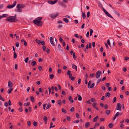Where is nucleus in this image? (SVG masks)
<instances>
[{
	"mask_svg": "<svg viewBox=\"0 0 129 129\" xmlns=\"http://www.w3.org/2000/svg\"><path fill=\"white\" fill-rule=\"evenodd\" d=\"M72 97L71 96H70L68 98V99L69 101L71 103H72L74 102V101L73 100H72Z\"/></svg>",
	"mask_w": 129,
	"mask_h": 129,
	"instance_id": "11",
	"label": "nucleus"
},
{
	"mask_svg": "<svg viewBox=\"0 0 129 129\" xmlns=\"http://www.w3.org/2000/svg\"><path fill=\"white\" fill-rule=\"evenodd\" d=\"M59 4L60 5L64 7H66V5L64 4L63 3H62V2H59Z\"/></svg>",
	"mask_w": 129,
	"mask_h": 129,
	"instance_id": "12",
	"label": "nucleus"
},
{
	"mask_svg": "<svg viewBox=\"0 0 129 129\" xmlns=\"http://www.w3.org/2000/svg\"><path fill=\"white\" fill-rule=\"evenodd\" d=\"M31 65L32 66H34L36 64V61H33L31 62Z\"/></svg>",
	"mask_w": 129,
	"mask_h": 129,
	"instance_id": "23",
	"label": "nucleus"
},
{
	"mask_svg": "<svg viewBox=\"0 0 129 129\" xmlns=\"http://www.w3.org/2000/svg\"><path fill=\"white\" fill-rule=\"evenodd\" d=\"M8 16V15L7 14H4L2 15V18H3L4 17H7Z\"/></svg>",
	"mask_w": 129,
	"mask_h": 129,
	"instance_id": "31",
	"label": "nucleus"
},
{
	"mask_svg": "<svg viewBox=\"0 0 129 129\" xmlns=\"http://www.w3.org/2000/svg\"><path fill=\"white\" fill-rule=\"evenodd\" d=\"M100 125V123H99L96 122L95 123V127L96 126H98Z\"/></svg>",
	"mask_w": 129,
	"mask_h": 129,
	"instance_id": "43",
	"label": "nucleus"
},
{
	"mask_svg": "<svg viewBox=\"0 0 129 129\" xmlns=\"http://www.w3.org/2000/svg\"><path fill=\"white\" fill-rule=\"evenodd\" d=\"M47 119V117L46 116H44L43 118V120L45 121H46Z\"/></svg>",
	"mask_w": 129,
	"mask_h": 129,
	"instance_id": "40",
	"label": "nucleus"
},
{
	"mask_svg": "<svg viewBox=\"0 0 129 129\" xmlns=\"http://www.w3.org/2000/svg\"><path fill=\"white\" fill-rule=\"evenodd\" d=\"M46 47L45 46H43L42 47V49L44 51H45Z\"/></svg>",
	"mask_w": 129,
	"mask_h": 129,
	"instance_id": "56",
	"label": "nucleus"
},
{
	"mask_svg": "<svg viewBox=\"0 0 129 129\" xmlns=\"http://www.w3.org/2000/svg\"><path fill=\"white\" fill-rule=\"evenodd\" d=\"M25 5L23 4H19L17 5L16 7L17 8H20V9H22L25 7Z\"/></svg>",
	"mask_w": 129,
	"mask_h": 129,
	"instance_id": "6",
	"label": "nucleus"
},
{
	"mask_svg": "<svg viewBox=\"0 0 129 129\" xmlns=\"http://www.w3.org/2000/svg\"><path fill=\"white\" fill-rule=\"evenodd\" d=\"M110 112V111L109 110H106V114L107 115L109 114Z\"/></svg>",
	"mask_w": 129,
	"mask_h": 129,
	"instance_id": "27",
	"label": "nucleus"
},
{
	"mask_svg": "<svg viewBox=\"0 0 129 129\" xmlns=\"http://www.w3.org/2000/svg\"><path fill=\"white\" fill-rule=\"evenodd\" d=\"M79 121H80L79 120H74V121L73 122V123H77L79 122Z\"/></svg>",
	"mask_w": 129,
	"mask_h": 129,
	"instance_id": "34",
	"label": "nucleus"
},
{
	"mask_svg": "<svg viewBox=\"0 0 129 129\" xmlns=\"http://www.w3.org/2000/svg\"><path fill=\"white\" fill-rule=\"evenodd\" d=\"M57 103L59 106H61V100H58L57 101Z\"/></svg>",
	"mask_w": 129,
	"mask_h": 129,
	"instance_id": "29",
	"label": "nucleus"
},
{
	"mask_svg": "<svg viewBox=\"0 0 129 129\" xmlns=\"http://www.w3.org/2000/svg\"><path fill=\"white\" fill-rule=\"evenodd\" d=\"M90 12H89L88 11L87 12V18H88L89 17L90 15Z\"/></svg>",
	"mask_w": 129,
	"mask_h": 129,
	"instance_id": "49",
	"label": "nucleus"
},
{
	"mask_svg": "<svg viewBox=\"0 0 129 129\" xmlns=\"http://www.w3.org/2000/svg\"><path fill=\"white\" fill-rule=\"evenodd\" d=\"M18 110L20 112H22L23 111V109L21 108L18 109Z\"/></svg>",
	"mask_w": 129,
	"mask_h": 129,
	"instance_id": "46",
	"label": "nucleus"
},
{
	"mask_svg": "<svg viewBox=\"0 0 129 129\" xmlns=\"http://www.w3.org/2000/svg\"><path fill=\"white\" fill-rule=\"evenodd\" d=\"M113 124L112 123H109V124L108 125V126L110 128H111L113 127Z\"/></svg>",
	"mask_w": 129,
	"mask_h": 129,
	"instance_id": "21",
	"label": "nucleus"
},
{
	"mask_svg": "<svg viewBox=\"0 0 129 129\" xmlns=\"http://www.w3.org/2000/svg\"><path fill=\"white\" fill-rule=\"evenodd\" d=\"M8 104H9V106H10L12 105V104L11 102V100H10L8 101Z\"/></svg>",
	"mask_w": 129,
	"mask_h": 129,
	"instance_id": "61",
	"label": "nucleus"
},
{
	"mask_svg": "<svg viewBox=\"0 0 129 129\" xmlns=\"http://www.w3.org/2000/svg\"><path fill=\"white\" fill-rule=\"evenodd\" d=\"M29 58L28 57H27L25 58V59L24 60V61L26 63H27V61L28 60Z\"/></svg>",
	"mask_w": 129,
	"mask_h": 129,
	"instance_id": "37",
	"label": "nucleus"
},
{
	"mask_svg": "<svg viewBox=\"0 0 129 129\" xmlns=\"http://www.w3.org/2000/svg\"><path fill=\"white\" fill-rule=\"evenodd\" d=\"M107 42L108 44L109 45V46H111L110 43V41L109 39H108L107 41Z\"/></svg>",
	"mask_w": 129,
	"mask_h": 129,
	"instance_id": "45",
	"label": "nucleus"
},
{
	"mask_svg": "<svg viewBox=\"0 0 129 129\" xmlns=\"http://www.w3.org/2000/svg\"><path fill=\"white\" fill-rule=\"evenodd\" d=\"M116 97H114L113 99V101H112L114 103L116 101Z\"/></svg>",
	"mask_w": 129,
	"mask_h": 129,
	"instance_id": "41",
	"label": "nucleus"
},
{
	"mask_svg": "<svg viewBox=\"0 0 129 129\" xmlns=\"http://www.w3.org/2000/svg\"><path fill=\"white\" fill-rule=\"evenodd\" d=\"M104 108L105 109H107L108 108V106L107 104H106L104 106Z\"/></svg>",
	"mask_w": 129,
	"mask_h": 129,
	"instance_id": "63",
	"label": "nucleus"
},
{
	"mask_svg": "<svg viewBox=\"0 0 129 129\" xmlns=\"http://www.w3.org/2000/svg\"><path fill=\"white\" fill-rule=\"evenodd\" d=\"M63 21H64L66 23H68L69 22V20L68 19H67V18H63Z\"/></svg>",
	"mask_w": 129,
	"mask_h": 129,
	"instance_id": "22",
	"label": "nucleus"
},
{
	"mask_svg": "<svg viewBox=\"0 0 129 129\" xmlns=\"http://www.w3.org/2000/svg\"><path fill=\"white\" fill-rule=\"evenodd\" d=\"M16 1H15L13 5H10L9 4L8 5L7 7V8L10 9L13 8L16 5Z\"/></svg>",
	"mask_w": 129,
	"mask_h": 129,
	"instance_id": "3",
	"label": "nucleus"
},
{
	"mask_svg": "<svg viewBox=\"0 0 129 129\" xmlns=\"http://www.w3.org/2000/svg\"><path fill=\"white\" fill-rule=\"evenodd\" d=\"M24 44L25 46H27V43L25 41H24Z\"/></svg>",
	"mask_w": 129,
	"mask_h": 129,
	"instance_id": "62",
	"label": "nucleus"
},
{
	"mask_svg": "<svg viewBox=\"0 0 129 129\" xmlns=\"http://www.w3.org/2000/svg\"><path fill=\"white\" fill-rule=\"evenodd\" d=\"M57 2V1L55 0L54 1H48V3L51 4H54Z\"/></svg>",
	"mask_w": 129,
	"mask_h": 129,
	"instance_id": "7",
	"label": "nucleus"
},
{
	"mask_svg": "<svg viewBox=\"0 0 129 129\" xmlns=\"http://www.w3.org/2000/svg\"><path fill=\"white\" fill-rule=\"evenodd\" d=\"M49 71L50 72H51L52 71V69L51 67H50L49 68Z\"/></svg>",
	"mask_w": 129,
	"mask_h": 129,
	"instance_id": "54",
	"label": "nucleus"
},
{
	"mask_svg": "<svg viewBox=\"0 0 129 129\" xmlns=\"http://www.w3.org/2000/svg\"><path fill=\"white\" fill-rule=\"evenodd\" d=\"M72 68L74 69H75L76 71H77V66L75 65L72 64Z\"/></svg>",
	"mask_w": 129,
	"mask_h": 129,
	"instance_id": "16",
	"label": "nucleus"
},
{
	"mask_svg": "<svg viewBox=\"0 0 129 129\" xmlns=\"http://www.w3.org/2000/svg\"><path fill=\"white\" fill-rule=\"evenodd\" d=\"M0 100H2L3 101H5V99H4L3 97L1 96V95L0 96Z\"/></svg>",
	"mask_w": 129,
	"mask_h": 129,
	"instance_id": "44",
	"label": "nucleus"
},
{
	"mask_svg": "<svg viewBox=\"0 0 129 129\" xmlns=\"http://www.w3.org/2000/svg\"><path fill=\"white\" fill-rule=\"evenodd\" d=\"M51 106V104L50 103H48L46 107V109H47L49 108Z\"/></svg>",
	"mask_w": 129,
	"mask_h": 129,
	"instance_id": "25",
	"label": "nucleus"
},
{
	"mask_svg": "<svg viewBox=\"0 0 129 129\" xmlns=\"http://www.w3.org/2000/svg\"><path fill=\"white\" fill-rule=\"evenodd\" d=\"M67 119L68 121H70L71 119V118L69 116H67Z\"/></svg>",
	"mask_w": 129,
	"mask_h": 129,
	"instance_id": "58",
	"label": "nucleus"
},
{
	"mask_svg": "<svg viewBox=\"0 0 129 129\" xmlns=\"http://www.w3.org/2000/svg\"><path fill=\"white\" fill-rule=\"evenodd\" d=\"M116 116H119L120 115H121V113H120L119 112H117L116 113L115 115Z\"/></svg>",
	"mask_w": 129,
	"mask_h": 129,
	"instance_id": "19",
	"label": "nucleus"
},
{
	"mask_svg": "<svg viewBox=\"0 0 129 129\" xmlns=\"http://www.w3.org/2000/svg\"><path fill=\"white\" fill-rule=\"evenodd\" d=\"M74 110V108L73 107H72L70 109V110L71 112L73 111Z\"/></svg>",
	"mask_w": 129,
	"mask_h": 129,
	"instance_id": "53",
	"label": "nucleus"
},
{
	"mask_svg": "<svg viewBox=\"0 0 129 129\" xmlns=\"http://www.w3.org/2000/svg\"><path fill=\"white\" fill-rule=\"evenodd\" d=\"M42 17H39L36 18L33 21L34 23L37 25L39 26H41L43 25V22L41 21Z\"/></svg>",
	"mask_w": 129,
	"mask_h": 129,
	"instance_id": "1",
	"label": "nucleus"
},
{
	"mask_svg": "<svg viewBox=\"0 0 129 129\" xmlns=\"http://www.w3.org/2000/svg\"><path fill=\"white\" fill-rule=\"evenodd\" d=\"M41 44L43 45H45V43L44 41H41Z\"/></svg>",
	"mask_w": 129,
	"mask_h": 129,
	"instance_id": "39",
	"label": "nucleus"
},
{
	"mask_svg": "<svg viewBox=\"0 0 129 129\" xmlns=\"http://www.w3.org/2000/svg\"><path fill=\"white\" fill-rule=\"evenodd\" d=\"M38 69L39 71H41L42 70V67L41 66H39L38 67Z\"/></svg>",
	"mask_w": 129,
	"mask_h": 129,
	"instance_id": "50",
	"label": "nucleus"
},
{
	"mask_svg": "<svg viewBox=\"0 0 129 129\" xmlns=\"http://www.w3.org/2000/svg\"><path fill=\"white\" fill-rule=\"evenodd\" d=\"M50 42H51V44L53 46H55V45L54 44V43L53 41H51Z\"/></svg>",
	"mask_w": 129,
	"mask_h": 129,
	"instance_id": "59",
	"label": "nucleus"
},
{
	"mask_svg": "<svg viewBox=\"0 0 129 129\" xmlns=\"http://www.w3.org/2000/svg\"><path fill=\"white\" fill-rule=\"evenodd\" d=\"M30 105L29 102L25 103L24 104V106H29Z\"/></svg>",
	"mask_w": 129,
	"mask_h": 129,
	"instance_id": "17",
	"label": "nucleus"
},
{
	"mask_svg": "<svg viewBox=\"0 0 129 129\" xmlns=\"http://www.w3.org/2000/svg\"><path fill=\"white\" fill-rule=\"evenodd\" d=\"M98 6H99L101 8L103 9V8H103V7L102 6V4L101 3H98Z\"/></svg>",
	"mask_w": 129,
	"mask_h": 129,
	"instance_id": "30",
	"label": "nucleus"
},
{
	"mask_svg": "<svg viewBox=\"0 0 129 129\" xmlns=\"http://www.w3.org/2000/svg\"><path fill=\"white\" fill-rule=\"evenodd\" d=\"M97 103L96 102H94L92 104V106H93V107H94L95 106H96V105Z\"/></svg>",
	"mask_w": 129,
	"mask_h": 129,
	"instance_id": "36",
	"label": "nucleus"
},
{
	"mask_svg": "<svg viewBox=\"0 0 129 129\" xmlns=\"http://www.w3.org/2000/svg\"><path fill=\"white\" fill-rule=\"evenodd\" d=\"M125 94L127 95H129V92L127 91H126L125 92Z\"/></svg>",
	"mask_w": 129,
	"mask_h": 129,
	"instance_id": "64",
	"label": "nucleus"
},
{
	"mask_svg": "<svg viewBox=\"0 0 129 129\" xmlns=\"http://www.w3.org/2000/svg\"><path fill=\"white\" fill-rule=\"evenodd\" d=\"M51 79H52L54 77V75L53 74H50L49 75Z\"/></svg>",
	"mask_w": 129,
	"mask_h": 129,
	"instance_id": "24",
	"label": "nucleus"
},
{
	"mask_svg": "<svg viewBox=\"0 0 129 129\" xmlns=\"http://www.w3.org/2000/svg\"><path fill=\"white\" fill-rule=\"evenodd\" d=\"M8 86L10 88L12 87V84L11 81L9 80L8 81Z\"/></svg>",
	"mask_w": 129,
	"mask_h": 129,
	"instance_id": "9",
	"label": "nucleus"
},
{
	"mask_svg": "<svg viewBox=\"0 0 129 129\" xmlns=\"http://www.w3.org/2000/svg\"><path fill=\"white\" fill-rule=\"evenodd\" d=\"M98 116H96L93 119V121L94 122H96L97 121V120L98 119Z\"/></svg>",
	"mask_w": 129,
	"mask_h": 129,
	"instance_id": "14",
	"label": "nucleus"
},
{
	"mask_svg": "<svg viewBox=\"0 0 129 129\" xmlns=\"http://www.w3.org/2000/svg\"><path fill=\"white\" fill-rule=\"evenodd\" d=\"M74 36L76 38H80V39H81V37H79L77 34H75L74 35Z\"/></svg>",
	"mask_w": 129,
	"mask_h": 129,
	"instance_id": "51",
	"label": "nucleus"
},
{
	"mask_svg": "<svg viewBox=\"0 0 129 129\" xmlns=\"http://www.w3.org/2000/svg\"><path fill=\"white\" fill-rule=\"evenodd\" d=\"M16 15L14 16H10L8 17L6 19V20L10 22H15L16 21L15 20L16 19Z\"/></svg>",
	"mask_w": 129,
	"mask_h": 129,
	"instance_id": "2",
	"label": "nucleus"
},
{
	"mask_svg": "<svg viewBox=\"0 0 129 129\" xmlns=\"http://www.w3.org/2000/svg\"><path fill=\"white\" fill-rule=\"evenodd\" d=\"M94 85V83H93L90 86V88H92Z\"/></svg>",
	"mask_w": 129,
	"mask_h": 129,
	"instance_id": "48",
	"label": "nucleus"
},
{
	"mask_svg": "<svg viewBox=\"0 0 129 129\" xmlns=\"http://www.w3.org/2000/svg\"><path fill=\"white\" fill-rule=\"evenodd\" d=\"M17 47H18L19 46V43L18 42H16L15 45Z\"/></svg>",
	"mask_w": 129,
	"mask_h": 129,
	"instance_id": "57",
	"label": "nucleus"
},
{
	"mask_svg": "<svg viewBox=\"0 0 129 129\" xmlns=\"http://www.w3.org/2000/svg\"><path fill=\"white\" fill-rule=\"evenodd\" d=\"M33 125L35 126H37V123L36 121H34L33 122Z\"/></svg>",
	"mask_w": 129,
	"mask_h": 129,
	"instance_id": "35",
	"label": "nucleus"
},
{
	"mask_svg": "<svg viewBox=\"0 0 129 129\" xmlns=\"http://www.w3.org/2000/svg\"><path fill=\"white\" fill-rule=\"evenodd\" d=\"M31 101L33 102H34V98L33 96H31L30 97Z\"/></svg>",
	"mask_w": 129,
	"mask_h": 129,
	"instance_id": "26",
	"label": "nucleus"
},
{
	"mask_svg": "<svg viewBox=\"0 0 129 129\" xmlns=\"http://www.w3.org/2000/svg\"><path fill=\"white\" fill-rule=\"evenodd\" d=\"M101 71H98L95 74V78L97 79L99 78L101 75Z\"/></svg>",
	"mask_w": 129,
	"mask_h": 129,
	"instance_id": "4",
	"label": "nucleus"
},
{
	"mask_svg": "<svg viewBox=\"0 0 129 129\" xmlns=\"http://www.w3.org/2000/svg\"><path fill=\"white\" fill-rule=\"evenodd\" d=\"M110 94L109 92H107L105 93V96L106 97H110Z\"/></svg>",
	"mask_w": 129,
	"mask_h": 129,
	"instance_id": "15",
	"label": "nucleus"
},
{
	"mask_svg": "<svg viewBox=\"0 0 129 129\" xmlns=\"http://www.w3.org/2000/svg\"><path fill=\"white\" fill-rule=\"evenodd\" d=\"M90 101L91 102H93L95 101V100L93 98H91L90 99Z\"/></svg>",
	"mask_w": 129,
	"mask_h": 129,
	"instance_id": "52",
	"label": "nucleus"
},
{
	"mask_svg": "<svg viewBox=\"0 0 129 129\" xmlns=\"http://www.w3.org/2000/svg\"><path fill=\"white\" fill-rule=\"evenodd\" d=\"M105 14L107 16L111 18H113L112 16L108 12H107Z\"/></svg>",
	"mask_w": 129,
	"mask_h": 129,
	"instance_id": "13",
	"label": "nucleus"
},
{
	"mask_svg": "<svg viewBox=\"0 0 129 129\" xmlns=\"http://www.w3.org/2000/svg\"><path fill=\"white\" fill-rule=\"evenodd\" d=\"M94 74H93V73L91 74H90V78L93 77H94Z\"/></svg>",
	"mask_w": 129,
	"mask_h": 129,
	"instance_id": "38",
	"label": "nucleus"
},
{
	"mask_svg": "<svg viewBox=\"0 0 129 129\" xmlns=\"http://www.w3.org/2000/svg\"><path fill=\"white\" fill-rule=\"evenodd\" d=\"M85 83L86 84H87V79L86 78H85Z\"/></svg>",
	"mask_w": 129,
	"mask_h": 129,
	"instance_id": "60",
	"label": "nucleus"
},
{
	"mask_svg": "<svg viewBox=\"0 0 129 129\" xmlns=\"http://www.w3.org/2000/svg\"><path fill=\"white\" fill-rule=\"evenodd\" d=\"M121 105L120 104L118 103H117V106L116 107V109L117 110L121 111Z\"/></svg>",
	"mask_w": 129,
	"mask_h": 129,
	"instance_id": "5",
	"label": "nucleus"
},
{
	"mask_svg": "<svg viewBox=\"0 0 129 129\" xmlns=\"http://www.w3.org/2000/svg\"><path fill=\"white\" fill-rule=\"evenodd\" d=\"M82 17L83 19H84L86 17L85 14V13H83L82 14Z\"/></svg>",
	"mask_w": 129,
	"mask_h": 129,
	"instance_id": "32",
	"label": "nucleus"
},
{
	"mask_svg": "<svg viewBox=\"0 0 129 129\" xmlns=\"http://www.w3.org/2000/svg\"><path fill=\"white\" fill-rule=\"evenodd\" d=\"M13 88H12L10 89H9L7 91V93L8 94L10 93H11V91L13 90Z\"/></svg>",
	"mask_w": 129,
	"mask_h": 129,
	"instance_id": "18",
	"label": "nucleus"
},
{
	"mask_svg": "<svg viewBox=\"0 0 129 129\" xmlns=\"http://www.w3.org/2000/svg\"><path fill=\"white\" fill-rule=\"evenodd\" d=\"M90 36H91L92 35V34L93 33V31L92 29H90Z\"/></svg>",
	"mask_w": 129,
	"mask_h": 129,
	"instance_id": "33",
	"label": "nucleus"
},
{
	"mask_svg": "<svg viewBox=\"0 0 129 129\" xmlns=\"http://www.w3.org/2000/svg\"><path fill=\"white\" fill-rule=\"evenodd\" d=\"M46 106V104H44L43 105V108L44 110H45V107Z\"/></svg>",
	"mask_w": 129,
	"mask_h": 129,
	"instance_id": "55",
	"label": "nucleus"
},
{
	"mask_svg": "<svg viewBox=\"0 0 129 129\" xmlns=\"http://www.w3.org/2000/svg\"><path fill=\"white\" fill-rule=\"evenodd\" d=\"M58 13H57L56 15L54 14H51L50 15V16L51 18H54L58 16Z\"/></svg>",
	"mask_w": 129,
	"mask_h": 129,
	"instance_id": "8",
	"label": "nucleus"
},
{
	"mask_svg": "<svg viewBox=\"0 0 129 129\" xmlns=\"http://www.w3.org/2000/svg\"><path fill=\"white\" fill-rule=\"evenodd\" d=\"M17 9L15 10V11L18 12H21L22 10L20 8H17Z\"/></svg>",
	"mask_w": 129,
	"mask_h": 129,
	"instance_id": "20",
	"label": "nucleus"
},
{
	"mask_svg": "<svg viewBox=\"0 0 129 129\" xmlns=\"http://www.w3.org/2000/svg\"><path fill=\"white\" fill-rule=\"evenodd\" d=\"M105 120V119L104 118H101L100 119V121H104Z\"/></svg>",
	"mask_w": 129,
	"mask_h": 129,
	"instance_id": "42",
	"label": "nucleus"
},
{
	"mask_svg": "<svg viewBox=\"0 0 129 129\" xmlns=\"http://www.w3.org/2000/svg\"><path fill=\"white\" fill-rule=\"evenodd\" d=\"M90 125V122H86L85 123V126L86 128H87L89 127Z\"/></svg>",
	"mask_w": 129,
	"mask_h": 129,
	"instance_id": "10",
	"label": "nucleus"
},
{
	"mask_svg": "<svg viewBox=\"0 0 129 129\" xmlns=\"http://www.w3.org/2000/svg\"><path fill=\"white\" fill-rule=\"evenodd\" d=\"M31 122L30 121H28L27 122V124L29 126H30L31 125Z\"/></svg>",
	"mask_w": 129,
	"mask_h": 129,
	"instance_id": "47",
	"label": "nucleus"
},
{
	"mask_svg": "<svg viewBox=\"0 0 129 129\" xmlns=\"http://www.w3.org/2000/svg\"><path fill=\"white\" fill-rule=\"evenodd\" d=\"M17 57V55L16 53L15 52L14 53V59H16Z\"/></svg>",
	"mask_w": 129,
	"mask_h": 129,
	"instance_id": "28",
	"label": "nucleus"
}]
</instances>
